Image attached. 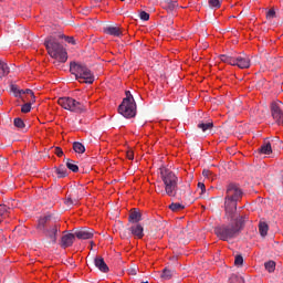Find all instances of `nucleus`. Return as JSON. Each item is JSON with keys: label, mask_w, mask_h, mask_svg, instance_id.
<instances>
[{"label": "nucleus", "mask_w": 283, "mask_h": 283, "mask_svg": "<svg viewBox=\"0 0 283 283\" xmlns=\"http://www.w3.org/2000/svg\"><path fill=\"white\" fill-rule=\"evenodd\" d=\"M244 196V191L237 184H229L226 188V197H224V211L228 218H235V213H238V202L242 200Z\"/></svg>", "instance_id": "f257e3e1"}, {"label": "nucleus", "mask_w": 283, "mask_h": 283, "mask_svg": "<svg viewBox=\"0 0 283 283\" xmlns=\"http://www.w3.org/2000/svg\"><path fill=\"white\" fill-rule=\"evenodd\" d=\"M231 222L227 226H221L216 228L214 233L218 238L223 240V242H229L233 238H238L242 227H244V217H234L230 218Z\"/></svg>", "instance_id": "f03ea898"}, {"label": "nucleus", "mask_w": 283, "mask_h": 283, "mask_svg": "<svg viewBox=\"0 0 283 283\" xmlns=\"http://www.w3.org/2000/svg\"><path fill=\"white\" fill-rule=\"evenodd\" d=\"M44 45L50 56L57 61V63H65L67 61V51L56 41L55 36L46 38Z\"/></svg>", "instance_id": "7ed1b4c3"}, {"label": "nucleus", "mask_w": 283, "mask_h": 283, "mask_svg": "<svg viewBox=\"0 0 283 283\" xmlns=\"http://www.w3.org/2000/svg\"><path fill=\"white\" fill-rule=\"evenodd\" d=\"M160 178L164 184V190L159 189L161 196H170V193H174V190L178 187V176H176V172L164 168L160 170Z\"/></svg>", "instance_id": "20e7f679"}, {"label": "nucleus", "mask_w": 283, "mask_h": 283, "mask_svg": "<svg viewBox=\"0 0 283 283\" xmlns=\"http://www.w3.org/2000/svg\"><path fill=\"white\" fill-rule=\"evenodd\" d=\"M70 71L80 83H94V74H92V71L85 64L71 62Z\"/></svg>", "instance_id": "39448f33"}, {"label": "nucleus", "mask_w": 283, "mask_h": 283, "mask_svg": "<svg viewBox=\"0 0 283 283\" xmlns=\"http://www.w3.org/2000/svg\"><path fill=\"white\" fill-rule=\"evenodd\" d=\"M57 104L60 107H63V109L74 112L75 114H83V112H86L85 105L72 97H60Z\"/></svg>", "instance_id": "423d86ee"}, {"label": "nucleus", "mask_w": 283, "mask_h": 283, "mask_svg": "<svg viewBox=\"0 0 283 283\" xmlns=\"http://www.w3.org/2000/svg\"><path fill=\"white\" fill-rule=\"evenodd\" d=\"M118 112L124 118H134L136 116V102L123 99L122 104L118 106Z\"/></svg>", "instance_id": "0eeeda50"}, {"label": "nucleus", "mask_w": 283, "mask_h": 283, "mask_svg": "<svg viewBox=\"0 0 283 283\" xmlns=\"http://www.w3.org/2000/svg\"><path fill=\"white\" fill-rule=\"evenodd\" d=\"M270 111H271V116H272L273 120L276 123V125H280L283 127L282 102L272 103Z\"/></svg>", "instance_id": "6e6552de"}, {"label": "nucleus", "mask_w": 283, "mask_h": 283, "mask_svg": "<svg viewBox=\"0 0 283 283\" xmlns=\"http://www.w3.org/2000/svg\"><path fill=\"white\" fill-rule=\"evenodd\" d=\"M60 231V226L52 223L51 226L46 227L42 233H44L45 239L49 240L51 244H56Z\"/></svg>", "instance_id": "1a4fd4ad"}, {"label": "nucleus", "mask_w": 283, "mask_h": 283, "mask_svg": "<svg viewBox=\"0 0 283 283\" xmlns=\"http://www.w3.org/2000/svg\"><path fill=\"white\" fill-rule=\"evenodd\" d=\"M233 65L240 70H249L251 67V59L247 54L234 55Z\"/></svg>", "instance_id": "9d476101"}, {"label": "nucleus", "mask_w": 283, "mask_h": 283, "mask_svg": "<svg viewBox=\"0 0 283 283\" xmlns=\"http://www.w3.org/2000/svg\"><path fill=\"white\" fill-rule=\"evenodd\" d=\"M213 129V122L201 120L197 124L198 136H209Z\"/></svg>", "instance_id": "9b49d317"}, {"label": "nucleus", "mask_w": 283, "mask_h": 283, "mask_svg": "<svg viewBox=\"0 0 283 283\" xmlns=\"http://www.w3.org/2000/svg\"><path fill=\"white\" fill-rule=\"evenodd\" d=\"M189 191V185H181L176 186L175 190H172V193H170L169 198H175L176 200H182L187 198V192Z\"/></svg>", "instance_id": "f8f14e48"}, {"label": "nucleus", "mask_w": 283, "mask_h": 283, "mask_svg": "<svg viewBox=\"0 0 283 283\" xmlns=\"http://www.w3.org/2000/svg\"><path fill=\"white\" fill-rule=\"evenodd\" d=\"M75 237H77L78 240H92V238H94V229L81 228L75 231Z\"/></svg>", "instance_id": "ddd939ff"}, {"label": "nucleus", "mask_w": 283, "mask_h": 283, "mask_svg": "<svg viewBox=\"0 0 283 283\" xmlns=\"http://www.w3.org/2000/svg\"><path fill=\"white\" fill-rule=\"evenodd\" d=\"M128 231L138 240H143V238H145V228H143L140 223L133 224L130 228H128Z\"/></svg>", "instance_id": "4468645a"}, {"label": "nucleus", "mask_w": 283, "mask_h": 283, "mask_svg": "<svg viewBox=\"0 0 283 283\" xmlns=\"http://www.w3.org/2000/svg\"><path fill=\"white\" fill-rule=\"evenodd\" d=\"M76 238V234L75 233H67V234H64L62 238H61V243L60 245L62 247V249H67L69 247H72L74 244V240Z\"/></svg>", "instance_id": "2eb2a0df"}, {"label": "nucleus", "mask_w": 283, "mask_h": 283, "mask_svg": "<svg viewBox=\"0 0 283 283\" xmlns=\"http://www.w3.org/2000/svg\"><path fill=\"white\" fill-rule=\"evenodd\" d=\"M94 264L102 273H109V266H107V263H105V259H103V256H95Z\"/></svg>", "instance_id": "dca6fc26"}, {"label": "nucleus", "mask_w": 283, "mask_h": 283, "mask_svg": "<svg viewBox=\"0 0 283 283\" xmlns=\"http://www.w3.org/2000/svg\"><path fill=\"white\" fill-rule=\"evenodd\" d=\"M52 216H46L39 220L38 229L43 233L48 229V227H52Z\"/></svg>", "instance_id": "f3484780"}, {"label": "nucleus", "mask_w": 283, "mask_h": 283, "mask_svg": "<svg viewBox=\"0 0 283 283\" xmlns=\"http://www.w3.org/2000/svg\"><path fill=\"white\" fill-rule=\"evenodd\" d=\"M140 220H143V213H140L139 209L134 208L129 213L128 221L133 224H138Z\"/></svg>", "instance_id": "a211bd4d"}, {"label": "nucleus", "mask_w": 283, "mask_h": 283, "mask_svg": "<svg viewBox=\"0 0 283 283\" xmlns=\"http://www.w3.org/2000/svg\"><path fill=\"white\" fill-rule=\"evenodd\" d=\"M104 34H109L111 36H123V31L118 27H106L103 29Z\"/></svg>", "instance_id": "6ab92c4d"}, {"label": "nucleus", "mask_w": 283, "mask_h": 283, "mask_svg": "<svg viewBox=\"0 0 283 283\" xmlns=\"http://www.w3.org/2000/svg\"><path fill=\"white\" fill-rule=\"evenodd\" d=\"M10 207L6 205H0V224L6 220V218H10Z\"/></svg>", "instance_id": "aec40b11"}, {"label": "nucleus", "mask_w": 283, "mask_h": 283, "mask_svg": "<svg viewBox=\"0 0 283 283\" xmlns=\"http://www.w3.org/2000/svg\"><path fill=\"white\" fill-rule=\"evenodd\" d=\"M10 74V67L8 63L0 60V78H3Z\"/></svg>", "instance_id": "412c9836"}, {"label": "nucleus", "mask_w": 283, "mask_h": 283, "mask_svg": "<svg viewBox=\"0 0 283 283\" xmlns=\"http://www.w3.org/2000/svg\"><path fill=\"white\" fill-rule=\"evenodd\" d=\"M55 174L57 178H65L67 176V167H65V165H60L59 167H55Z\"/></svg>", "instance_id": "4be33fe9"}, {"label": "nucleus", "mask_w": 283, "mask_h": 283, "mask_svg": "<svg viewBox=\"0 0 283 283\" xmlns=\"http://www.w3.org/2000/svg\"><path fill=\"white\" fill-rule=\"evenodd\" d=\"M260 154H265L266 156L273 154V148L271 147V144H263L260 148H259Z\"/></svg>", "instance_id": "5701e85b"}, {"label": "nucleus", "mask_w": 283, "mask_h": 283, "mask_svg": "<svg viewBox=\"0 0 283 283\" xmlns=\"http://www.w3.org/2000/svg\"><path fill=\"white\" fill-rule=\"evenodd\" d=\"M259 233L262 238H266V234L269 233V224H266V222L259 223Z\"/></svg>", "instance_id": "b1692460"}, {"label": "nucleus", "mask_w": 283, "mask_h": 283, "mask_svg": "<svg viewBox=\"0 0 283 283\" xmlns=\"http://www.w3.org/2000/svg\"><path fill=\"white\" fill-rule=\"evenodd\" d=\"M66 167L70 171H73V174H78V165H76L74 160L66 159Z\"/></svg>", "instance_id": "393cba45"}, {"label": "nucleus", "mask_w": 283, "mask_h": 283, "mask_svg": "<svg viewBox=\"0 0 283 283\" xmlns=\"http://www.w3.org/2000/svg\"><path fill=\"white\" fill-rule=\"evenodd\" d=\"M160 277L164 281L171 280V277H174V271L166 268V269L163 270V272L160 274Z\"/></svg>", "instance_id": "a878e982"}, {"label": "nucleus", "mask_w": 283, "mask_h": 283, "mask_svg": "<svg viewBox=\"0 0 283 283\" xmlns=\"http://www.w3.org/2000/svg\"><path fill=\"white\" fill-rule=\"evenodd\" d=\"M235 55H220V61L227 63L228 65H233Z\"/></svg>", "instance_id": "bb28decb"}, {"label": "nucleus", "mask_w": 283, "mask_h": 283, "mask_svg": "<svg viewBox=\"0 0 283 283\" xmlns=\"http://www.w3.org/2000/svg\"><path fill=\"white\" fill-rule=\"evenodd\" d=\"M73 150L75 154H85V146L83 143H73Z\"/></svg>", "instance_id": "cd10ccee"}, {"label": "nucleus", "mask_w": 283, "mask_h": 283, "mask_svg": "<svg viewBox=\"0 0 283 283\" xmlns=\"http://www.w3.org/2000/svg\"><path fill=\"white\" fill-rule=\"evenodd\" d=\"M59 39H64L66 43H71V45H76V40H74V36H67L62 33H59Z\"/></svg>", "instance_id": "c85d7f7f"}, {"label": "nucleus", "mask_w": 283, "mask_h": 283, "mask_svg": "<svg viewBox=\"0 0 283 283\" xmlns=\"http://www.w3.org/2000/svg\"><path fill=\"white\" fill-rule=\"evenodd\" d=\"M208 4H209V8H211L212 10L213 9L218 10V8H220V6H222L220 0H208Z\"/></svg>", "instance_id": "c756f323"}, {"label": "nucleus", "mask_w": 283, "mask_h": 283, "mask_svg": "<svg viewBox=\"0 0 283 283\" xmlns=\"http://www.w3.org/2000/svg\"><path fill=\"white\" fill-rule=\"evenodd\" d=\"M13 125L14 127H18V129H23V127H25V123L20 117L14 118Z\"/></svg>", "instance_id": "7c9ffc66"}, {"label": "nucleus", "mask_w": 283, "mask_h": 283, "mask_svg": "<svg viewBox=\"0 0 283 283\" xmlns=\"http://www.w3.org/2000/svg\"><path fill=\"white\" fill-rule=\"evenodd\" d=\"M69 196H71L73 198L74 202H78V200L81 198L78 196V189H76V188H72Z\"/></svg>", "instance_id": "2f4dec72"}, {"label": "nucleus", "mask_w": 283, "mask_h": 283, "mask_svg": "<svg viewBox=\"0 0 283 283\" xmlns=\"http://www.w3.org/2000/svg\"><path fill=\"white\" fill-rule=\"evenodd\" d=\"M264 268L269 273H273L275 271V263L274 261H269L264 263Z\"/></svg>", "instance_id": "473e14b6"}, {"label": "nucleus", "mask_w": 283, "mask_h": 283, "mask_svg": "<svg viewBox=\"0 0 283 283\" xmlns=\"http://www.w3.org/2000/svg\"><path fill=\"white\" fill-rule=\"evenodd\" d=\"M10 91L12 92V94H14L15 98H20L21 97V92L19 90V86L11 84L10 85Z\"/></svg>", "instance_id": "72a5a7b5"}, {"label": "nucleus", "mask_w": 283, "mask_h": 283, "mask_svg": "<svg viewBox=\"0 0 283 283\" xmlns=\"http://www.w3.org/2000/svg\"><path fill=\"white\" fill-rule=\"evenodd\" d=\"M64 205H66V207H74V205H78V201H74V198L69 195L64 200Z\"/></svg>", "instance_id": "f704fd0d"}, {"label": "nucleus", "mask_w": 283, "mask_h": 283, "mask_svg": "<svg viewBox=\"0 0 283 283\" xmlns=\"http://www.w3.org/2000/svg\"><path fill=\"white\" fill-rule=\"evenodd\" d=\"M31 109H32V103H25L21 107L22 114H29V112H31Z\"/></svg>", "instance_id": "c9c22d12"}, {"label": "nucleus", "mask_w": 283, "mask_h": 283, "mask_svg": "<svg viewBox=\"0 0 283 283\" xmlns=\"http://www.w3.org/2000/svg\"><path fill=\"white\" fill-rule=\"evenodd\" d=\"M169 209L171 211H182V209H185V206L180 205V203H171L169 206Z\"/></svg>", "instance_id": "e433bc0d"}, {"label": "nucleus", "mask_w": 283, "mask_h": 283, "mask_svg": "<svg viewBox=\"0 0 283 283\" xmlns=\"http://www.w3.org/2000/svg\"><path fill=\"white\" fill-rule=\"evenodd\" d=\"M185 233H187V229H182L180 231V234L178 235V238L182 244H187V242H189V237L187 239L182 238V235H185Z\"/></svg>", "instance_id": "4c0bfd02"}, {"label": "nucleus", "mask_w": 283, "mask_h": 283, "mask_svg": "<svg viewBox=\"0 0 283 283\" xmlns=\"http://www.w3.org/2000/svg\"><path fill=\"white\" fill-rule=\"evenodd\" d=\"M234 264L235 266H242V264H244V258H242V255H237L234 259Z\"/></svg>", "instance_id": "58836bf2"}, {"label": "nucleus", "mask_w": 283, "mask_h": 283, "mask_svg": "<svg viewBox=\"0 0 283 283\" xmlns=\"http://www.w3.org/2000/svg\"><path fill=\"white\" fill-rule=\"evenodd\" d=\"M139 19L142 21H149V13L145 12V11H140L139 13Z\"/></svg>", "instance_id": "ea45409f"}, {"label": "nucleus", "mask_w": 283, "mask_h": 283, "mask_svg": "<svg viewBox=\"0 0 283 283\" xmlns=\"http://www.w3.org/2000/svg\"><path fill=\"white\" fill-rule=\"evenodd\" d=\"M24 94H28L29 96H31V101L34 103L36 96H34V92L30 88L24 90Z\"/></svg>", "instance_id": "a19ab883"}, {"label": "nucleus", "mask_w": 283, "mask_h": 283, "mask_svg": "<svg viewBox=\"0 0 283 283\" xmlns=\"http://www.w3.org/2000/svg\"><path fill=\"white\" fill-rule=\"evenodd\" d=\"M124 99H128V103H136V101H134V95H132V92L126 91V97Z\"/></svg>", "instance_id": "79ce46f5"}, {"label": "nucleus", "mask_w": 283, "mask_h": 283, "mask_svg": "<svg viewBox=\"0 0 283 283\" xmlns=\"http://www.w3.org/2000/svg\"><path fill=\"white\" fill-rule=\"evenodd\" d=\"M239 282H240V277H238V275L235 274H232L228 281V283H239Z\"/></svg>", "instance_id": "37998d69"}, {"label": "nucleus", "mask_w": 283, "mask_h": 283, "mask_svg": "<svg viewBox=\"0 0 283 283\" xmlns=\"http://www.w3.org/2000/svg\"><path fill=\"white\" fill-rule=\"evenodd\" d=\"M264 143H280L279 137H268L264 139Z\"/></svg>", "instance_id": "c03bdc74"}, {"label": "nucleus", "mask_w": 283, "mask_h": 283, "mask_svg": "<svg viewBox=\"0 0 283 283\" xmlns=\"http://www.w3.org/2000/svg\"><path fill=\"white\" fill-rule=\"evenodd\" d=\"M198 191H200V195L205 193L207 191V188L203 182L198 184Z\"/></svg>", "instance_id": "a18cd8bd"}, {"label": "nucleus", "mask_w": 283, "mask_h": 283, "mask_svg": "<svg viewBox=\"0 0 283 283\" xmlns=\"http://www.w3.org/2000/svg\"><path fill=\"white\" fill-rule=\"evenodd\" d=\"M268 19H275V10L270 9L266 13Z\"/></svg>", "instance_id": "49530a36"}, {"label": "nucleus", "mask_w": 283, "mask_h": 283, "mask_svg": "<svg viewBox=\"0 0 283 283\" xmlns=\"http://www.w3.org/2000/svg\"><path fill=\"white\" fill-rule=\"evenodd\" d=\"M54 154L57 155L59 158L63 156V149L61 147H55Z\"/></svg>", "instance_id": "de8ad7c7"}, {"label": "nucleus", "mask_w": 283, "mask_h": 283, "mask_svg": "<svg viewBox=\"0 0 283 283\" xmlns=\"http://www.w3.org/2000/svg\"><path fill=\"white\" fill-rule=\"evenodd\" d=\"M126 157L128 158V160H134V150H127Z\"/></svg>", "instance_id": "09e8293b"}, {"label": "nucleus", "mask_w": 283, "mask_h": 283, "mask_svg": "<svg viewBox=\"0 0 283 283\" xmlns=\"http://www.w3.org/2000/svg\"><path fill=\"white\" fill-rule=\"evenodd\" d=\"M137 273H138V269H136V268H130V269L128 270V274H129V275H137Z\"/></svg>", "instance_id": "8fccbe9b"}, {"label": "nucleus", "mask_w": 283, "mask_h": 283, "mask_svg": "<svg viewBox=\"0 0 283 283\" xmlns=\"http://www.w3.org/2000/svg\"><path fill=\"white\" fill-rule=\"evenodd\" d=\"M202 176H205L206 178H209L211 176V171L207 170V169H203Z\"/></svg>", "instance_id": "3c124183"}, {"label": "nucleus", "mask_w": 283, "mask_h": 283, "mask_svg": "<svg viewBox=\"0 0 283 283\" xmlns=\"http://www.w3.org/2000/svg\"><path fill=\"white\" fill-rule=\"evenodd\" d=\"M23 94H25V90H20V98L23 101Z\"/></svg>", "instance_id": "603ef678"}, {"label": "nucleus", "mask_w": 283, "mask_h": 283, "mask_svg": "<svg viewBox=\"0 0 283 283\" xmlns=\"http://www.w3.org/2000/svg\"><path fill=\"white\" fill-rule=\"evenodd\" d=\"M160 189H163V188H160V186H158V187L156 188V192H157V193H163V192H160Z\"/></svg>", "instance_id": "864d4df0"}, {"label": "nucleus", "mask_w": 283, "mask_h": 283, "mask_svg": "<svg viewBox=\"0 0 283 283\" xmlns=\"http://www.w3.org/2000/svg\"><path fill=\"white\" fill-rule=\"evenodd\" d=\"M228 151H229V154H235V153L231 151V148H228Z\"/></svg>", "instance_id": "5fc2aeb1"}, {"label": "nucleus", "mask_w": 283, "mask_h": 283, "mask_svg": "<svg viewBox=\"0 0 283 283\" xmlns=\"http://www.w3.org/2000/svg\"><path fill=\"white\" fill-rule=\"evenodd\" d=\"M96 3H98V1H101V0H94Z\"/></svg>", "instance_id": "6e6d98bb"}, {"label": "nucleus", "mask_w": 283, "mask_h": 283, "mask_svg": "<svg viewBox=\"0 0 283 283\" xmlns=\"http://www.w3.org/2000/svg\"><path fill=\"white\" fill-rule=\"evenodd\" d=\"M142 283H149L148 281H146V282H142Z\"/></svg>", "instance_id": "4d7b16f0"}, {"label": "nucleus", "mask_w": 283, "mask_h": 283, "mask_svg": "<svg viewBox=\"0 0 283 283\" xmlns=\"http://www.w3.org/2000/svg\"><path fill=\"white\" fill-rule=\"evenodd\" d=\"M120 1H125V0H120Z\"/></svg>", "instance_id": "13d9d810"}]
</instances>
